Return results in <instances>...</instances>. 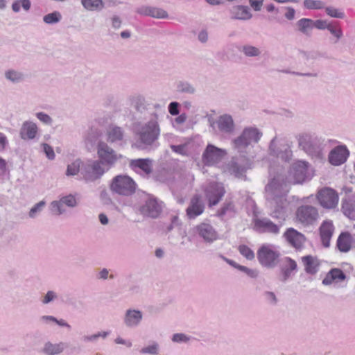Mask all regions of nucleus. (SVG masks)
Instances as JSON below:
<instances>
[{"label":"nucleus","mask_w":355,"mask_h":355,"mask_svg":"<svg viewBox=\"0 0 355 355\" xmlns=\"http://www.w3.org/2000/svg\"><path fill=\"white\" fill-rule=\"evenodd\" d=\"M82 165V161L80 159H76L67 166L65 175L67 177L75 176L78 174Z\"/></svg>","instance_id":"79ce46f5"},{"label":"nucleus","mask_w":355,"mask_h":355,"mask_svg":"<svg viewBox=\"0 0 355 355\" xmlns=\"http://www.w3.org/2000/svg\"><path fill=\"white\" fill-rule=\"evenodd\" d=\"M352 238L349 233H342L338 239L337 246L341 252H347L351 248Z\"/></svg>","instance_id":"4c0bfd02"},{"label":"nucleus","mask_w":355,"mask_h":355,"mask_svg":"<svg viewBox=\"0 0 355 355\" xmlns=\"http://www.w3.org/2000/svg\"><path fill=\"white\" fill-rule=\"evenodd\" d=\"M163 209V202L155 198L150 197L139 207V213L146 217L155 218L159 216Z\"/></svg>","instance_id":"9b49d317"},{"label":"nucleus","mask_w":355,"mask_h":355,"mask_svg":"<svg viewBox=\"0 0 355 355\" xmlns=\"http://www.w3.org/2000/svg\"><path fill=\"white\" fill-rule=\"evenodd\" d=\"M325 12L329 16L331 17L338 19H343L345 17V14L343 12L334 7L329 6L325 8Z\"/></svg>","instance_id":"6e6d98bb"},{"label":"nucleus","mask_w":355,"mask_h":355,"mask_svg":"<svg viewBox=\"0 0 355 355\" xmlns=\"http://www.w3.org/2000/svg\"><path fill=\"white\" fill-rule=\"evenodd\" d=\"M218 130L226 134H232L235 130V123L230 114H225L218 117L216 121Z\"/></svg>","instance_id":"5701e85b"},{"label":"nucleus","mask_w":355,"mask_h":355,"mask_svg":"<svg viewBox=\"0 0 355 355\" xmlns=\"http://www.w3.org/2000/svg\"><path fill=\"white\" fill-rule=\"evenodd\" d=\"M62 16L59 12L55 11L44 16L43 21L46 24H56L60 21Z\"/></svg>","instance_id":"8fccbe9b"},{"label":"nucleus","mask_w":355,"mask_h":355,"mask_svg":"<svg viewBox=\"0 0 355 355\" xmlns=\"http://www.w3.org/2000/svg\"><path fill=\"white\" fill-rule=\"evenodd\" d=\"M130 165L135 171H141L146 175L150 174L153 170L152 161L150 159H132Z\"/></svg>","instance_id":"bb28decb"},{"label":"nucleus","mask_w":355,"mask_h":355,"mask_svg":"<svg viewBox=\"0 0 355 355\" xmlns=\"http://www.w3.org/2000/svg\"><path fill=\"white\" fill-rule=\"evenodd\" d=\"M342 209L345 216L355 220V195L349 197L343 202Z\"/></svg>","instance_id":"e433bc0d"},{"label":"nucleus","mask_w":355,"mask_h":355,"mask_svg":"<svg viewBox=\"0 0 355 355\" xmlns=\"http://www.w3.org/2000/svg\"><path fill=\"white\" fill-rule=\"evenodd\" d=\"M231 18L234 19L247 21L252 18V15L248 6L238 5L230 10Z\"/></svg>","instance_id":"a878e982"},{"label":"nucleus","mask_w":355,"mask_h":355,"mask_svg":"<svg viewBox=\"0 0 355 355\" xmlns=\"http://www.w3.org/2000/svg\"><path fill=\"white\" fill-rule=\"evenodd\" d=\"M62 206L64 205L69 207H75L77 205V202L75 197L72 195L64 196L60 199Z\"/></svg>","instance_id":"4d7b16f0"},{"label":"nucleus","mask_w":355,"mask_h":355,"mask_svg":"<svg viewBox=\"0 0 355 355\" xmlns=\"http://www.w3.org/2000/svg\"><path fill=\"white\" fill-rule=\"evenodd\" d=\"M226 154L225 150L209 144L202 153V161L207 166H213L218 163Z\"/></svg>","instance_id":"f8f14e48"},{"label":"nucleus","mask_w":355,"mask_h":355,"mask_svg":"<svg viewBox=\"0 0 355 355\" xmlns=\"http://www.w3.org/2000/svg\"><path fill=\"white\" fill-rule=\"evenodd\" d=\"M309 164L305 161L298 160L294 162L285 178L290 184H302L310 178Z\"/></svg>","instance_id":"0eeeda50"},{"label":"nucleus","mask_w":355,"mask_h":355,"mask_svg":"<svg viewBox=\"0 0 355 355\" xmlns=\"http://www.w3.org/2000/svg\"><path fill=\"white\" fill-rule=\"evenodd\" d=\"M241 159L233 158L225 167V171L237 178H245V172L252 166L254 156H240Z\"/></svg>","instance_id":"423d86ee"},{"label":"nucleus","mask_w":355,"mask_h":355,"mask_svg":"<svg viewBox=\"0 0 355 355\" xmlns=\"http://www.w3.org/2000/svg\"><path fill=\"white\" fill-rule=\"evenodd\" d=\"M180 104L178 102H171L168 105V112L173 116H176L179 114Z\"/></svg>","instance_id":"0e129e2a"},{"label":"nucleus","mask_w":355,"mask_h":355,"mask_svg":"<svg viewBox=\"0 0 355 355\" xmlns=\"http://www.w3.org/2000/svg\"><path fill=\"white\" fill-rule=\"evenodd\" d=\"M42 147L47 158L50 160H53L55 157V155L53 148L46 143L42 144Z\"/></svg>","instance_id":"bf43d9fd"},{"label":"nucleus","mask_w":355,"mask_h":355,"mask_svg":"<svg viewBox=\"0 0 355 355\" xmlns=\"http://www.w3.org/2000/svg\"><path fill=\"white\" fill-rule=\"evenodd\" d=\"M65 347L66 345L63 342L53 343L47 341L44 344L42 352L46 355H58L63 352Z\"/></svg>","instance_id":"2f4dec72"},{"label":"nucleus","mask_w":355,"mask_h":355,"mask_svg":"<svg viewBox=\"0 0 355 355\" xmlns=\"http://www.w3.org/2000/svg\"><path fill=\"white\" fill-rule=\"evenodd\" d=\"M269 155L277 158H280L284 161H288L292 155L286 141L277 137H275L270 141L269 145Z\"/></svg>","instance_id":"9d476101"},{"label":"nucleus","mask_w":355,"mask_h":355,"mask_svg":"<svg viewBox=\"0 0 355 355\" xmlns=\"http://www.w3.org/2000/svg\"><path fill=\"white\" fill-rule=\"evenodd\" d=\"M142 320V311L135 309H127L123 318V324L128 329L137 328L140 325Z\"/></svg>","instance_id":"f3484780"},{"label":"nucleus","mask_w":355,"mask_h":355,"mask_svg":"<svg viewBox=\"0 0 355 355\" xmlns=\"http://www.w3.org/2000/svg\"><path fill=\"white\" fill-rule=\"evenodd\" d=\"M37 133V125L31 121L24 122L21 129V137L23 139H33Z\"/></svg>","instance_id":"473e14b6"},{"label":"nucleus","mask_w":355,"mask_h":355,"mask_svg":"<svg viewBox=\"0 0 355 355\" xmlns=\"http://www.w3.org/2000/svg\"><path fill=\"white\" fill-rule=\"evenodd\" d=\"M237 269L245 272L248 276L252 278H257L259 275V271L257 270L250 269L241 265H239Z\"/></svg>","instance_id":"13d9d810"},{"label":"nucleus","mask_w":355,"mask_h":355,"mask_svg":"<svg viewBox=\"0 0 355 355\" xmlns=\"http://www.w3.org/2000/svg\"><path fill=\"white\" fill-rule=\"evenodd\" d=\"M204 210V205L198 196H195L191 200L190 205L187 209V214L189 218H195L200 215Z\"/></svg>","instance_id":"c756f323"},{"label":"nucleus","mask_w":355,"mask_h":355,"mask_svg":"<svg viewBox=\"0 0 355 355\" xmlns=\"http://www.w3.org/2000/svg\"><path fill=\"white\" fill-rule=\"evenodd\" d=\"M139 352L141 354L158 355L160 353V345L157 341L152 340L144 346Z\"/></svg>","instance_id":"ea45409f"},{"label":"nucleus","mask_w":355,"mask_h":355,"mask_svg":"<svg viewBox=\"0 0 355 355\" xmlns=\"http://www.w3.org/2000/svg\"><path fill=\"white\" fill-rule=\"evenodd\" d=\"M302 262L306 273L314 275L318 272L320 261L317 257L311 255L304 256L302 257Z\"/></svg>","instance_id":"7c9ffc66"},{"label":"nucleus","mask_w":355,"mask_h":355,"mask_svg":"<svg viewBox=\"0 0 355 355\" xmlns=\"http://www.w3.org/2000/svg\"><path fill=\"white\" fill-rule=\"evenodd\" d=\"M297 265L295 260L290 257L284 258V266L282 268V281L286 282L293 271L297 270Z\"/></svg>","instance_id":"f704fd0d"},{"label":"nucleus","mask_w":355,"mask_h":355,"mask_svg":"<svg viewBox=\"0 0 355 355\" xmlns=\"http://www.w3.org/2000/svg\"><path fill=\"white\" fill-rule=\"evenodd\" d=\"M151 6H141L136 8L135 12L141 15L150 16Z\"/></svg>","instance_id":"e2e57ef3"},{"label":"nucleus","mask_w":355,"mask_h":355,"mask_svg":"<svg viewBox=\"0 0 355 355\" xmlns=\"http://www.w3.org/2000/svg\"><path fill=\"white\" fill-rule=\"evenodd\" d=\"M58 297V293L52 290L48 291L43 296H42L40 301L44 305L49 304L53 302Z\"/></svg>","instance_id":"de8ad7c7"},{"label":"nucleus","mask_w":355,"mask_h":355,"mask_svg":"<svg viewBox=\"0 0 355 355\" xmlns=\"http://www.w3.org/2000/svg\"><path fill=\"white\" fill-rule=\"evenodd\" d=\"M46 202L43 200L35 204L31 209L28 213V216L31 218H34L37 216V215L42 211L43 208L44 207Z\"/></svg>","instance_id":"3c124183"},{"label":"nucleus","mask_w":355,"mask_h":355,"mask_svg":"<svg viewBox=\"0 0 355 355\" xmlns=\"http://www.w3.org/2000/svg\"><path fill=\"white\" fill-rule=\"evenodd\" d=\"M345 279L346 275L340 269L333 268L327 273L325 277L322 280V284L325 286H329L333 283L343 282Z\"/></svg>","instance_id":"cd10ccee"},{"label":"nucleus","mask_w":355,"mask_h":355,"mask_svg":"<svg viewBox=\"0 0 355 355\" xmlns=\"http://www.w3.org/2000/svg\"><path fill=\"white\" fill-rule=\"evenodd\" d=\"M40 322L44 325H50L53 323H55L58 324V326L61 327H65L68 329H71V326L64 319H58L57 318L49 315H42L40 318Z\"/></svg>","instance_id":"c9c22d12"},{"label":"nucleus","mask_w":355,"mask_h":355,"mask_svg":"<svg viewBox=\"0 0 355 355\" xmlns=\"http://www.w3.org/2000/svg\"><path fill=\"white\" fill-rule=\"evenodd\" d=\"M334 231V227L331 220H324L320 227V234L322 245L327 248Z\"/></svg>","instance_id":"b1692460"},{"label":"nucleus","mask_w":355,"mask_h":355,"mask_svg":"<svg viewBox=\"0 0 355 355\" xmlns=\"http://www.w3.org/2000/svg\"><path fill=\"white\" fill-rule=\"evenodd\" d=\"M349 155L345 146H338L333 148L329 154V161L334 166H339L345 163Z\"/></svg>","instance_id":"6ab92c4d"},{"label":"nucleus","mask_w":355,"mask_h":355,"mask_svg":"<svg viewBox=\"0 0 355 355\" xmlns=\"http://www.w3.org/2000/svg\"><path fill=\"white\" fill-rule=\"evenodd\" d=\"M171 341L177 344H187L190 342L191 337L184 333H175L171 336Z\"/></svg>","instance_id":"49530a36"},{"label":"nucleus","mask_w":355,"mask_h":355,"mask_svg":"<svg viewBox=\"0 0 355 355\" xmlns=\"http://www.w3.org/2000/svg\"><path fill=\"white\" fill-rule=\"evenodd\" d=\"M158 119V115L154 114L148 121L139 125L137 133L142 144L151 145L158 139L160 134Z\"/></svg>","instance_id":"7ed1b4c3"},{"label":"nucleus","mask_w":355,"mask_h":355,"mask_svg":"<svg viewBox=\"0 0 355 355\" xmlns=\"http://www.w3.org/2000/svg\"><path fill=\"white\" fill-rule=\"evenodd\" d=\"M297 219L304 225L313 223L318 218V212L315 207L311 205H302L296 211Z\"/></svg>","instance_id":"4468645a"},{"label":"nucleus","mask_w":355,"mask_h":355,"mask_svg":"<svg viewBox=\"0 0 355 355\" xmlns=\"http://www.w3.org/2000/svg\"><path fill=\"white\" fill-rule=\"evenodd\" d=\"M36 116L40 121L46 125H51L53 123L52 118L44 112H37Z\"/></svg>","instance_id":"052dcab7"},{"label":"nucleus","mask_w":355,"mask_h":355,"mask_svg":"<svg viewBox=\"0 0 355 355\" xmlns=\"http://www.w3.org/2000/svg\"><path fill=\"white\" fill-rule=\"evenodd\" d=\"M303 4L307 9H320L324 7V3L320 0H304Z\"/></svg>","instance_id":"603ef678"},{"label":"nucleus","mask_w":355,"mask_h":355,"mask_svg":"<svg viewBox=\"0 0 355 355\" xmlns=\"http://www.w3.org/2000/svg\"><path fill=\"white\" fill-rule=\"evenodd\" d=\"M99 160H89L83 168V174L86 180H95L107 171Z\"/></svg>","instance_id":"ddd939ff"},{"label":"nucleus","mask_w":355,"mask_h":355,"mask_svg":"<svg viewBox=\"0 0 355 355\" xmlns=\"http://www.w3.org/2000/svg\"><path fill=\"white\" fill-rule=\"evenodd\" d=\"M300 31L306 35H309L313 27V21L310 19L303 18L297 23Z\"/></svg>","instance_id":"37998d69"},{"label":"nucleus","mask_w":355,"mask_h":355,"mask_svg":"<svg viewBox=\"0 0 355 355\" xmlns=\"http://www.w3.org/2000/svg\"><path fill=\"white\" fill-rule=\"evenodd\" d=\"M239 50L248 58L259 59L262 55L261 49L256 45L250 43H245L241 45Z\"/></svg>","instance_id":"c85d7f7f"},{"label":"nucleus","mask_w":355,"mask_h":355,"mask_svg":"<svg viewBox=\"0 0 355 355\" xmlns=\"http://www.w3.org/2000/svg\"><path fill=\"white\" fill-rule=\"evenodd\" d=\"M108 331H98L96 334L91 335H84L82 337V340L84 343H96L99 338H102L103 339L106 338L109 335Z\"/></svg>","instance_id":"a18cd8bd"},{"label":"nucleus","mask_w":355,"mask_h":355,"mask_svg":"<svg viewBox=\"0 0 355 355\" xmlns=\"http://www.w3.org/2000/svg\"><path fill=\"white\" fill-rule=\"evenodd\" d=\"M205 191L210 205H216L225 193L223 184L218 182L210 183Z\"/></svg>","instance_id":"a211bd4d"},{"label":"nucleus","mask_w":355,"mask_h":355,"mask_svg":"<svg viewBox=\"0 0 355 355\" xmlns=\"http://www.w3.org/2000/svg\"><path fill=\"white\" fill-rule=\"evenodd\" d=\"M196 229L197 234L206 243H211L219 238L217 231L209 223H202Z\"/></svg>","instance_id":"dca6fc26"},{"label":"nucleus","mask_w":355,"mask_h":355,"mask_svg":"<svg viewBox=\"0 0 355 355\" xmlns=\"http://www.w3.org/2000/svg\"><path fill=\"white\" fill-rule=\"evenodd\" d=\"M83 8L89 12H101L105 7L103 0H80Z\"/></svg>","instance_id":"72a5a7b5"},{"label":"nucleus","mask_w":355,"mask_h":355,"mask_svg":"<svg viewBox=\"0 0 355 355\" xmlns=\"http://www.w3.org/2000/svg\"><path fill=\"white\" fill-rule=\"evenodd\" d=\"M299 147L312 157L322 159V148L319 139L308 134H300L297 136Z\"/></svg>","instance_id":"39448f33"},{"label":"nucleus","mask_w":355,"mask_h":355,"mask_svg":"<svg viewBox=\"0 0 355 355\" xmlns=\"http://www.w3.org/2000/svg\"><path fill=\"white\" fill-rule=\"evenodd\" d=\"M31 6L30 0H16L12 3V10L14 12H19L21 7L26 11L28 12Z\"/></svg>","instance_id":"c03bdc74"},{"label":"nucleus","mask_w":355,"mask_h":355,"mask_svg":"<svg viewBox=\"0 0 355 355\" xmlns=\"http://www.w3.org/2000/svg\"><path fill=\"white\" fill-rule=\"evenodd\" d=\"M149 17L157 19H167L168 14L162 8L151 6Z\"/></svg>","instance_id":"09e8293b"},{"label":"nucleus","mask_w":355,"mask_h":355,"mask_svg":"<svg viewBox=\"0 0 355 355\" xmlns=\"http://www.w3.org/2000/svg\"><path fill=\"white\" fill-rule=\"evenodd\" d=\"M318 199L321 206L327 209L336 207L338 202L337 193L330 188L321 189L318 193Z\"/></svg>","instance_id":"2eb2a0df"},{"label":"nucleus","mask_w":355,"mask_h":355,"mask_svg":"<svg viewBox=\"0 0 355 355\" xmlns=\"http://www.w3.org/2000/svg\"><path fill=\"white\" fill-rule=\"evenodd\" d=\"M329 24L327 23L325 20L318 19L316 21H313V26L317 28L318 29H328L329 26Z\"/></svg>","instance_id":"338daca9"},{"label":"nucleus","mask_w":355,"mask_h":355,"mask_svg":"<svg viewBox=\"0 0 355 355\" xmlns=\"http://www.w3.org/2000/svg\"><path fill=\"white\" fill-rule=\"evenodd\" d=\"M106 140L110 144L125 142L126 134L121 127L111 125L106 130Z\"/></svg>","instance_id":"412c9836"},{"label":"nucleus","mask_w":355,"mask_h":355,"mask_svg":"<svg viewBox=\"0 0 355 355\" xmlns=\"http://www.w3.org/2000/svg\"><path fill=\"white\" fill-rule=\"evenodd\" d=\"M300 57L308 62H313L324 57V54L318 51H300Z\"/></svg>","instance_id":"58836bf2"},{"label":"nucleus","mask_w":355,"mask_h":355,"mask_svg":"<svg viewBox=\"0 0 355 355\" xmlns=\"http://www.w3.org/2000/svg\"><path fill=\"white\" fill-rule=\"evenodd\" d=\"M257 256L258 261L262 267L273 269L278 266L280 261L281 253L275 246L264 244L259 248Z\"/></svg>","instance_id":"20e7f679"},{"label":"nucleus","mask_w":355,"mask_h":355,"mask_svg":"<svg viewBox=\"0 0 355 355\" xmlns=\"http://www.w3.org/2000/svg\"><path fill=\"white\" fill-rule=\"evenodd\" d=\"M51 210L53 214L57 216H60L65 212V209H64L60 200L53 201L51 203Z\"/></svg>","instance_id":"864d4df0"},{"label":"nucleus","mask_w":355,"mask_h":355,"mask_svg":"<svg viewBox=\"0 0 355 355\" xmlns=\"http://www.w3.org/2000/svg\"><path fill=\"white\" fill-rule=\"evenodd\" d=\"M254 229L260 232H270L277 234L279 227L268 218L256 219L254 220Z\"/></svg>","instance_id":"393cba45"},{"label":"nucleus","mask_w":355,"mask_h":355,"mask_svg":"<svg viewBox=\"0 0 355 355\" xmlns=\"http://www.w3.org/2000/svg\"><path fill=\"white\" fill-rule=\"evenodd\" d=\"M262 137V132L256 127L248 126L232 139L231 146L240 156H250V150Z\"/></svg>","instance_id":"f03ea898"},{"label":"nucleus","mask_w":355,"mask_h":355,"mask_svg":"<svg viewBox=\"0 0 355 355\" xmlns=\"http://www.w3.org/2000/svg\"><path fill=\"white\" fill-rule=\"evenodd\" d=\"M284 236L287 242L296 250H301L306 241L304 234L293 228H288L284 234Z\"/></svg>","instance_id":"aec40b11"},{"label":"nucleus","mask_w":355,"mask_h":355,"mask_svg":"<svg viewBox=\"0 0 355 355\" xmlns=\"http://www.w3.org/2000/svg\"><path fill=\"white\" fill-rule=\"evenodd\" d=\"M239 252L248 260H252L254 258V252L247 245H241L239 247Z\"/></svg>","instance_id":"5fc2aeb1"},{"label":"nucleus","mask_w":355,"mask_h":355,"mask_svg":"<svg viewBox=\"0 0 355 355\" xmlns=\"http://www.w3.org/2000/svg\"><path fill=\"white\" fill-rule=\"evenodd\" d=\"M171 148L172 149L173 151L180 155H184L187 154L186 145H172L171 146Z\"/></svg>","instance_id":"774afa93"},{"label":"nucleus","mask_w":355,"mask_h":355,"mask_svg":"<svg viewBox=\"0 0 355 355\" xmlns=\"http://www.w3.org/2000/svg\"><path fill=\"white\" fill-rule=\"evenodd\" d=\"M5 80L12 85L23 83L27 79L26 73L21 69L16 68H8L3 72Z\"/></svg>","instance_id":"4be33fe9"},{"label":"nucleus","mask_w":355,"mask_h":355,"mask_svg":"<svg viewBox=\"0 0 355 355\" xmlns=\"http://www.w3.org/2000/svg\"><path fill=\"white\" fill-rule=\"evenodd\" d=\"M289 182L285 174L278 173L266 186V196L274 218H283L287 205L286 195L288 192Z\"/></svg>","instance_id":"f257e3e1"},{"label":"nucleus","mask_w":355,"mask_h":355,"mask_svg":"<svg viewBox=\"0 0 355 355\" xmlns=\"http://www.w3.org/2000/svg\"><path fill=\"white\" fill-rule=\"evenodd\" d=\"M135 182L127 175H118L115 177L111 184L112 191L119 195H131L135 192Z\"/></svg>","instance_id":"1a4fd4ad"},{"label":"nucleus","mask_w":355,"mask_h":355,"mask_svg":"<svg viewBox=\"0 0 355 355\" xmlns=\"http://www.w3.org/2000/svg\"><path fill=\"white\" fill-rule=\"evenodd\" d=\"M337 40H340L343 37V31L340 28H336L331 24L327 29Z\"/></svg>","instance_id":"680f3d73"},{"label":"nucleus","mask_w":355,"mask_h":355,"mask_svg":"<svg viewBox=\"0 0 355 355\" xmlns=\"http://www.w3.org/2000/svg\"><path fill=\"white\" fill-rule=\"evenodd\" d=\"M97 154L99 161L106 167V170H109L122 157L121 154H118L104 141L98 142L97 145Z\"/></svg>","instance_id":"6e6552de"},{"label":"nucleus","mask_w":355,"mask_h":355,"mask_svg":"<svg viewBox=\"0 0 355 355\" xmlns=\"http://www.w3.org/2000/svg\"><path fill=\"white\" fill-rule=\"evenodd\" d=\"M263 0H249L250 6L254 11H259L263 6Z\"/></svg>","instance_id":"69168bd1"},{"label":"nucleus","mask_w":355,"mask_h":355,"mask_svg":"<svg viewBox=\"0 0 355 355\" xmlns=\"http://www.w3.org/2000/svg\"><path fill=\"white\" fill-rule=\"evenodd\" d=\"M177 89L180 93H184L190 95L195 94L196 92V89L194 85L185 80H180L178 82Z\"/></svg>","instance_id":"a19ab883"}]
</instances>
